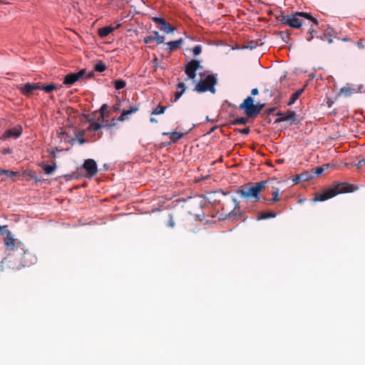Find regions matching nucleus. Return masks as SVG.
Listing matches in <instances>:
<instances>
[{
    "label": "nucleus",
    "mask_w": 365,
    "mask_h": 365,
    "mask_svg": "<svg viewBox=\"0 0 365 365\" xmlns=\"http://www.w3.org/2000/svg\"><path fill=\"white\" fill-rule=\"evenodd\" d=\"M363 87L362 84L351 86L350 84L347 83L340 88L338 96L347 98L351 95L359 93Z\"/></svg>",
    "instance_id": "obj_7"
},
{
    "label": "nucleus",
    "mask_w": 365,
    "mask_h": 365,
    "mask_svg": "<svg viewBox=\"0 0 365 365\" xmlns=\"http://www.w3.org/2000/svg\"><path fill=\"white\" fill-rule=\"evenodd\" d=\"M106 68V65L103 62H98L95 65V70L98 72L104 71Z\"/></svg>",
    "instance_id": "obj_25"
},
{
    "label": "nucleus",
    "mask_w": 365,
    "mask_h": 365,
    "mask_svg": "<svg viewBox=\"0 0 365 365\" xmlns=\"http://www.w3.org/2000/svg\"><path fill=\"white\" fill-rule=\"evenodd\" d=\"M153 41H154V38L152 36H147L144 38V42L145 43H148L149 42H151Z\"/></svg>",
    "instance_id": "obj_34"
},
{
    "label": "nucleus",
    "mask_w": 365,
    "mask_h": 365,
    "mask_svg": "<svg viewBox=\"0 0 365 365\" xmlns=\"http://www.w3.org/2000/svg\"><path fill=\"white\" fill-rule=\"evenodd\" d=\"M150 122H152V123H157V120L155 118H150Z\"/></svg>",
    "instance_id": "obj_39"
},
{
    "label": "nucleus",
    "mask_w": 365,
    "mask_h": 365,
    "mask_svg": "<svg viewBox=\"0 0 365 365\" xmlns=\"http://www.w3.org/2000/svg\"><path fill=\"white\" fill-rule=\"evenodd\" d=\"M114 83L117 90L123 88L126 85L125 81L123 80H116L115 81Z\"/></svg>",
    "instance_id": "obj_24"
},
{
    "label": "nucleus",
    "mask_w": 365,
    "mask_h": 365,
    "mask_svg": "<svg viewBox=\"0 0 365 365\" xmlns=\"http://www.w3.org/2000/svg\"><path fill=\"white\" fill-rule=\"evenodd\" d=\"M356 190L353 185L348 183H341L336 185L334 187L329 189L317 195L313 199L314 202H321L330 199L338 194L352 192Z\"/></svg>",
    "instance_id": "obj_2"
},
{
    "label": "nucleus",
    "mask_w": 365,
    "mask_h": 365,
    "mask_svg": "<svg viewBox=\"0 0 365 365\" xmlns=\"http://www.w3.org/2000/svg\"><path fill=\"white\" fill-rule=\"evenodd\" d=\"M56 167L55 165H46L43 166V169L44 173L46 175H50L56 170Z\"/></svg>",
    "instance_id": "obj_21"
},
{
    "label": "nucleus",
    "mask_w": 365,
    "mask_h": 365,
    "mask_svg": "<svg viewBox=\"0 0 365 365\" xmlns=\"http://www.w3.org/2000/svg\"><path fill=\"white\" fill-rule=\"evenodd\" d=\"M202 51V47L200 45H197L195 46L193 49H192V52H193V54L195 56H197L199 55Z\"/></svg>",
    "instance_id": "obj_27"
},
{
    "label": "nucleus",
    "mask_w": 365,
    "mask_h": 365,
    "mask_svg": "<svg viewBox=\"0 0 365 365\" xmlns=\"http://www.w3.org/2000/svg\"><path fill=\"white\" fill-rule=\"evenodd\" d=\"M168 223H169V226L171 227H173L174 225H175L174 220H173V219L172 217H170Z\"/></svg>",
    "instance_id": "obj_35"
},
{
    "label": "nucleus",
    "mask_w": 365,
    "mask_h": 365,
    "mask_svg": "<svg viewBox=\"0 0 365 365\" xmlns=\"http://www.w3.org/2000/svg\"><path fill=\"white\" fill-rule=\"evenodd\" d=\"M85 74V70L82 69L77 73H72L66 75L63 80V83L67 86H70L76 83V81L82 79Z\"/></svg>",
    "instance_id": "obj_9"
},
{
    "label": "nucleus",
    "mask_w": 365,
    "mask_h": 365,
    "mask_svg": "<svg viewBox=\"0 0 365 365\" xmlns=\"http://www.w3.org/2000/svg\"><path fill=\"white\" fill-rule=\"evenodd\" d=\"M267 183V181L257 182L250 187L240 190L239 194L244 198L257 201L259 200V193L265 187Z\"/></svg>",
    "instance_id": "obj_3"
},
{
    "label": "nucleus",
    "mask_w": 365,
    "mask_h": 365,
    "mask_svg": "<svg viewBox=\"0 0 365 365\" xmlns=\"http://www.w3.org/2000/svg\"><path fill=\"white\" fill-rule=\"evenodd\" d=\"M182 39L180 38L177 41H169L167 43V45L170 50H175L178 48L182 44Z\"/></svg>",
    "instance_id": "obj_17"
},
{
    "label": "nucleus",
    "mask_w": 365,
    "mask_h": 365,
    "mask_svg": "<svg viewBox=\"0 0 365 365\" xmlns=\"http://www.w3.org/2000/svg\"><path fill=\"white\" fill-rule=\"evenodd\" d=\"M304 16L305 18L310 19L314 23L317 24V20L312 17L307 13H296L291 16H282V22L284 24H287L293 28H299L302 26V19L301 17Z\"/></svg>",
    "instance_id": "obj_4"
},
{
    "label": "nucleus",
    "mask_w": 365,
    "mask_h": 365,
    "mask_svg": "<svg viewBox=\"0 0 365 365\" xmlns=\"http://www.w3.org/2000/svg\"><path fill=\"white\" fill-rule=\"evenodd\" d=\"M247 121V120L245 118H240L235 120V123L240 125H245Z\"/></svg>",
    "instance_id": "obj_32"
},
{
    "label": "nucleus",
    "mask_w": 365,
    "mask_h": 365,
    "mask_svg": "<svg viewBox=\"0 0 365 365\" xmlns=\"http://www.w3.org/2000/svg\"><path fill=\"white\" fill-rule=\"evenodd\" d=\"M364 164H365V159H363L362 160H360L357 165V166L359 168L361 167V165H363Z\"/></svg>",
    "instance_id": "obj_37"
},
{
    "label": "nucleus",
    "mask_w": 365,
    "mask_h": 365,
    "mask_svg": "<svg viewBox=\"0 0 365 365\" xmlns=\"http://www.w3.org/2000/svg\"><path fill=\"white\" fill-rule=\"evenodd\" d=\"M138 110V108L137 107L133 106L129 110H123L122 112L121 115H120L118 120L120 121L125 120L126 119H128V116L129 115L133 114V113L137 112Z\"/></svg>",
    "instance_id": "obj_12"
},
{
    "label": "nucleus",
    "mask_w": 365,
    "mask_h": 365,
    "mask_svg": "<svg viewBox=\"0 0 365 365\" xmlns=\"http://www.w3.org/2000/svg\"><path fill=\"white\" fill-rule=\"evenodd\" d=\"M0 233L3 235L4 245L9 250H14L16 247V242L6 226L0 227Z\"/></svg>",
    "instance_id": "obj_6"
},
{
    "label": "nucleus",
    "mask_w": 365,
    "mask_h": 365,
    "mask_svg": "<svg viewBox=\"0 0 365 365\" xmlns=\"http://www.w3.org/2000/svg\"><path fill=\"white\" fill-rule=\"evenodd\" d=\"M252 95L255 96L258 94V89L257 88H253L251 91Z\"/></svg>",
    "instance_id": "obj_36"
},
{
    "label": "nucleus",
    "mask_w": 365,
    "mask_h": 365,
    "mask_svg": "<svg viewBox=\"0 0 365 365\" xmlns=\"http://www.w3.org/2000/svg\"><path fill=\"white\" fill-rule=\"evenodd\" d=\"M276 214L274 212L262 213L258 217V220H264L270 217H275Z\"/></svg>",
    "instance_id": "obj_22"
},
{
    "label": "nucleus",
    "mask_w": 365,
    "mask_h": 365,
    "mask_svg": "<svg viewBox=\"0 0 365 365\" xmlns=\"http://www.w3.org/2000/svg\"><path fill=\"white\" fill-rule=\"evenodd\" d=\"M153 21L156 23L160 24L162 26L166 23L163 19L159 17H154Z\"/></svg>",
    "instance_id": "obj_31"
},
{
    "label": "nucleus",
    "mask_w": 365,
    "mask_h": 365,
    "mask_svg": "<svg viewBox=\"0 0 365 365\" xmlns=\"http://www.w3.org/2000/svg\"><path fill=\"white\" fill-rule=\"evenodd\" d=\"M279 189H277L274 192H272V198L271 200L272 202H275L279 200Z\"/></svg>",
    "instance_id": "obj_29"
},
{
    "label": "nucleus",
    "mask_w": 365,
    "mask_h": 365,
    "mask_svg": "<svg viewBox=\"0 0 365 365\" xmlns=\"http://www.w3.org/2000/svg\"><path fill=\"white\" fill-rule=\"evenodd\" d=\"M91 127L93 130H98L102 128V125H101L100 123H93L91 125Z\"/></svg>",
    "instance_id": "obj_30"
},
{
    "label": "nucleus",
    "mask_w": 365,
    "mask_h": 365,
    "mask_svg": "<svg viewBox=\"0 0 365 365\" xmlns=\"http://www.w3.org/2000/svg\"><path fill=\"white\" fill-rule=\"evenodd\" d=\"M40 86L37 83H27L25 84H20L18 86V89L24 95H31L36 90H39Z\"/></svg>",
    "instance_id": "obj_10"
},
{
    "label": "nucleus",
    "mask_w": 365,
    "mask_h": 365,
    "mask_svg": "<svg viewBox=\"0 0 365 365\" xmlns=\"http://www.w3.org/2000/svg\"><path fill=\"white\" fill-rule=\"evenodd\" d=\"M83 168L91 176L96 175L97 173V164L96 161L92 159L86 160L84 162Z\"/></svg>",
    "instance_id": "obj_11"
},
{
    "label": "nucleus",
    "mask_w": 365,
    "mask_h": 365,
    "mask_svg": "<svg viewBox=\"0 0 365 365\" xmlns=\"http://www.w3.org/2000/svg\"><path fill=\"white\" fill-rule=\"evenodd\" d=\"M314 170L315 175H319L324 172V168L322 167H317Z\"/></svg>",
    "instance_id": "obj_33"
},
{
    "label": "nucleus",
    "mask_w": 365,
    "mask_h": 365,
    "mask_svg": "<svg viewBox=\"0 0 365 365\" xmlns=\"http://www.w3.org/2000/svg\"><path fill=\"white\" fill-rule=\"evenodd\" d=\"M0 175H4V176L3 180H7V179H9V178L11 179V178H15L16 176L18 175V173L14 172V171H11V170H9L1 169L0 170Z\"/></svg>",
    "instance_id": "obj_13"
},
{
    "label": "nucleus",
    "mask_w": 365,
    "mask_h": 365,
    "mask_svg": "<svg viewBox=\"0 0 365 365\" xmlns=\"http://www.w3.org/2000/svg\"><path fill=\"white\" fill-rule=\"evenodd\" d=\"M177 88L179 91L175 93V101H177L182 96L186 90V86L184 83H179L177 85Z\"/></svg>",
    "instance_id": "obj_14"
},
{
    "label": "nucleus",
    "mask_w": 365,
    "mask_h": 365,
    "mask_svg": "<svg viewBox=\"0 0 365 365\" xmlns=\"http://www.w3.org/2000/svg\"><path fill=\"white\" fill-rule=\"evenodd\" d=\"M114 31L112 26H106L98 30V34L101 37H106Z\"/></svg>",
    "instance_id": "obj_15"
},
{
    "label": "nucleus",
    "mask_w": 365,
    "mask_h": 365,
    "mask_svg": "<svg viewBox=\"0 0 365 365\" xmlns=\"http://www.w3.org/2000/svg\"><path fill=\"white\" fill-rule=\"evenodd\" d=\"M264 105L260 103L254 104L253 98L250 96L247 97L240 108L244 109L245 113L250 117L257 115L263 108Z\"/></svg>",
    "instance_id": "obj_5"
},
{
    "label": "nucleus",
    "mask_w": 365,
    "mask_h": 365,
    "mask_svg": "<svg viewBox=\"0 0 365 365\" xmlns=\"http://www.w3.org/2000/svg\"><path fill=\"white\" fill-rule=\"evenodd\" d=\"M202 67L199 61H190L186 64L185 69L187 80H192L195 83V91L198 93L206 91L214 93L216 78L212 75H206L202 73Z\"/></svg>",
    "instance_id": "obj_1"
},
{
    "label": "nucleus",
    "mask_w": 365,
    "mask_h": 365,
    "mask_svg": "<svg viewBox=\"0 0 365 365\" xmlns=\"http://www.w3.org/2000/svg\"><path fill=\"white\" fill-rule=\"evenodd\" d=\"M165 107L158 106L155 110H153L152 114L160 115L165 112Z\"/></svg>",
    "instance_id": "obj_26"
},
{
    "label": "nucleus",
    "mask_w": 365,
    "mask_h": 365,
    "mask_svg": "<svg viewBox=\"0 0 365 365\" xmlns=\"http://www.w3.org/2000/svg\"><path fill=\"white\" fill-rule=\"evenodd\" d=\"M303 92V89H299L298 91H297L296 92H294L292 96H291V98H290V101L288 103L289 105H292L293 104L297 99L298 98L301 96V94Z\"/></svg>",
    "instance_id": "obj_19"
},
{
    "label": "nucleus",
    "mask_w": 365,
    "mask_h": 365,
    "mask_svg": "<svg viewBox=\"0 0 365 365\" xmlns=\"http://www.w3.org/2000/svg\"><path fill=\"white\" fill-rule=\"evenodd\" d=\"M242 133L243 134H247L249 133V129H244Z\"/></svg>",
    "instance_id": "obj_38"
},
{
    "label": "nucleus",
    "mask_w": 365,
    "mask_h": 365,
    "mask_svg": "<svg viewBox=\"0 0 365 365\" xmlns=\"http://www.w3.org/2000/svg\"><path fill=\"white\" fill-rule=\"evenodd\" d=\"M22 133V127L21 125H16L6 132H4L0 137L1 140H8L10 138H17Z\"/></svg>",
    "instance_id": "obj_8"
},
{
    "label": "nucleus",
    "mask_w": 365,
    "mask_h": 365,
    "mask_svg": "<svg viewBox=\"0 0 365 365\" xmlns=\"http://www.w3.org/2000/svg\"><path fill=\"white\" fill-rule=\"evenodd\" d=\"M59 86L54 83H51L45 86H40L39 90L44 91L46 93H50L52 91L57 89Z\"/></svg>",
    "instance_id": "obj_18"
},
{
    "label": "nucleus",
    "mask_w": 365,
    "mask_h": 365,
    "mask_svg": "<svg viewBox=\"0 0 365 365\" xmlns=\"http://www.w3.org/2000/svg\"><path fill=\"white\" fill-rule=\"evenodd\" d=\"M163 135H170V138L173 142L177 141L183 137L184 133H178V132H172V133H163Z\"/></svg>",
    "instance_id": "obj_16"
},
{
    "label": "nucleus",
    "mask_w": 365,
    "mask_h": 365,
    "mask_svg": "<svg viewBox=\"0 0 365 365\" xmlns=\"http://www.w3.org/2000/svg\"><path fill=\"white\" fill-rule=\"evenodd\" d=\"M163 30L167 33V34H169V33H173L175 31V27H173L171 26L169 24H168L167 22L163 24Z\"/></svg>",
    "instance_id": "obj_23"
},
{
    "label": "nucleus",
    "mask_w": 365,
    "mask_h": 365,
    "mask_svg": "<svg viewBox=\"0 0 365 365\" xmlns=\"http://www.w3.org/2000/svg\"><path fill=\"white\" fill-rule=\"evenodd\" d=\"M153 34L155 35V36L153 37L154 41H155L158 44H160L164 42V41H165L164 36H160L159 34L158 31H153Z\"/></svg>",
    "instance_id": "obj_20"
},
{
    "label": "nucleus",
    "mask_w": 365,
    "mask_h": 365,
    "mask_svg": "<svg viewBox=\"0 0 365 365\" xmlns=\"http://www.w3.org/2000/svg\"><path fill=\"white\" fill-rule=\"evenodd\" d=\"M107 109V104H103L99 110V112L101 113V116L102 118H104L106 116L105 112Z\"/></svg>",
    "instance_id": "obj_28"
}]
</instances>
